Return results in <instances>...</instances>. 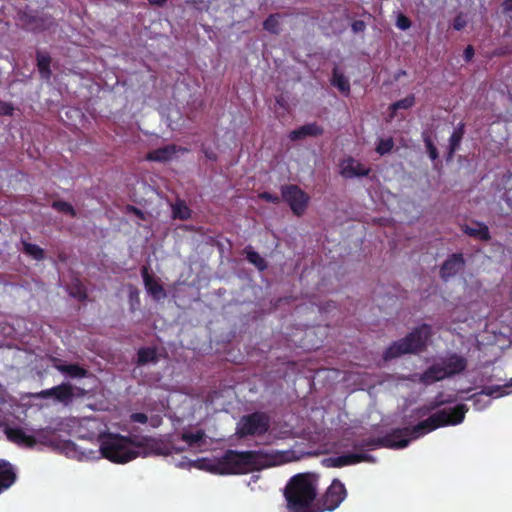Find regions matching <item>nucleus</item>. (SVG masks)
Returning a JSON list of instances; mask_svg holds the SVG:
<instances>
[{"instance_id": "aec40b11", "label": "nucleus", "mask_w": 512, "mask_h": 512, "mask_svg": "<svg viewBox=\"0 0 512 512\" xmlns=\"http://www.w3.org/2000/svg\"><path fill=\"white\" fill-rule=\"evenodd\" d=\"M176 152V145L171 144L148 152L146 158L150 161L166 162L170 160Z\"/></svg>"}, {"instance_id": "4468645a", "label": "nucleus", "mask_w": 512, "mask_h": 512, "mask_svg": "<svg viewBox=\"0 0 512 512\" xmlns=\"http://www.w3.org/2000/svg\"><path fill=\"white\" fill-rule=\"evenodd\" d=\"M17 480L14 466L5 459H0V494L8 490Z\"/></svg>"}, {"instance_id": "f704fd0d", "label": "nucleus", "mask_w": 512, "mask_h": 512, "mask_svg": "<svg viewBox=\"0 0 512 512\" xmlns=\"http://www.w3.org/2000/svg\"><path fill=\"white\" fill-rule=\"evenodd\" d=\"M423 141L425 143V147L427 149V153L431 160L435 161L439 157L438 150L436 146L434 145L433 141L431 140L430 136L426 133L423 134Z\"/></svg>"}, {"instance_id": "f3484780", "label": "nucleus", "mask_w": 512, "mask_h": 512, "mask_svg": "<svg viewBox=\"0 0 512 512\" xmlns=\"http://www.w3.org/2000/svg\"><path fill=\"white\" fill-rule=\"evenodd\" d=\"M462 231L466 235L481 241H489L491 239L488 226L482 222L475 221L473 226L465 224L462 226Z\"/></svg>"}, {"instance_id": "2eb2a0df", "label": "nucleus", "mask_w": 512, "mask_h": 512, "mask_svg": "<svg viewBox=\"0 0 512 512\" xmlns=\"http://www.w3.org/2000/svg\"><path fill=\"white\" fill-rule=\"evenodd\" d=\"M442 365L448 377H452L465 371L467 368V359L463 356L453 353L443 360Z\"/></svg>"}, {"instance_id": "7c9ffc66", "label": "nucleus", "mask_w": 512, "mask_h": 512, "mask_svg": "<svg viewBox=\"0 0 512 512\" xmlns=\"http://www.w3.org/2000/svg\"><path fill=\"white\" fill-rule=\"evenodd\" d=\"M205 433L203 430H198L195 433L184 432L181 435V439L188 444V446H194L203 441Z\"/></svg>"}, {"instance_id": "8fccbe9b", "label": "nucleus", "mask_w": 512, "mask_h": 512, "mask_svg": "<svg viewBox=\"0 0 512 512\" xmlns=\"http://www.w3.org/2000/svg\"><path fill=\"white\" fill-rule=\"evenodd\" d=\"M406 71L405 70H399L397 74L395 75V79L398 80L401 76H405Z\"/></svg>"}, {"instance_id": "2f4dec72", "label": "nucleus", "mask_w": 512, "mask_h": 512, "mask_svg": "<svg viewBox=\"0 0 512 512\" xmlns=\"http://www.w3.org/2000/svg\"><path fill=\"white\" fill-rule=\"evenodd\" d=\"M52 208L59 212L68 214L71 217H76L77 215L75 208L69 202L63 200L53 201Z\"/></svg>"}, {"instance_id": "0eeeda50", "label": "nucleus", "mask_w": 512, "mask_h": 512, "mask_svg": "<svg viewBox=\"0 0 512 512\" xmlns=\"http://www.w3.org/2000/svg\"><path fill=\"white\" fill-rule=\"evenodd\" d=\"M281 195L283 200L289 205L294 215L300 217L305 213L310 197L298 185H283L281 187Z\"/></svg>"}, {"instance_id": "864d4df0", "label": "nucleus", "mask_w": 512, "mask_h": 512, "mask_svg": "<svg viewBox=\"0 0 512 512\" xmlns=\"http://www.w3.org/2000/svg\"><path fill=\"white\" fill-rule=\"evenodd\" d=\"M508 387H512V379L510 380V382L508 383L507 385Z\"/></svg>"}, {"instance_id": "de8ad7c7", "label": "nucleus", "mask_w": 512, "mask_h": 512, "mask_svg": "<svg viewBox=\"0 0 512 512\" xmlns=\"http://www.w3.org/2000/svg\"><path fill=\"white\" fill-rule=\"evenodd\" d=\"M203 152L205 154V157L211 161L217 160V155L215 152H213L211 149H203Z\"/></svg>"}, {"instance_id": "f257e3e1", "label": "nucleus", "mask_w": 512, "mask_h": 512, "mask_svg": "<svg viewBox=\"0 0 512 512\" xmlns=\"http://www.w3.org/2000/svg\"><path fill=\"white\" fill-rule=\"evenodd\" d=\"M468 407L458 404L450 409H442L431 414L425 420L414 426L395 428L383 437L363 439L354 445V448H378L402 449L407 447L412 440L418 439L440 427L458 425L463 422Z\"/></svg>"}, {"instance_id": "412c9836", "label": "nucleus", "mask_w": 512, "mask_h": 512, "mask_svg": "<svg viewBox=\"0 0 512 512\" xmlns=\"http://www.w3.org/2000/svg\"><path fill=\"white\" fill-rule=\"evenodd\" d=\"M37 68L42 79L49 80L52 76L50 68L51 57L47 52L37 51L36 53Z\"/></svg>"}, {"instance_id": "f8f14e48", "label": "nucleus", "mask_w": 512, "mask_h": 512, "mask_svg": "<svg viewBox=\"0 0 512 512\" xmlns=\"http://www.w3.org/2000/svg\"><path fill=\"white\" fill-rule=\"evenodd\" d=\"M370 172L371 168L364 166L352 157L343 160L341 163V175L347 179L368 176Z\"/></svg>"}, {"instance_id": "bb28decb", "label": "nucleus", "mask_w": 512, "mask_h": 512, "mask_svg": "<svg viewBox=\"0 0 512 512\" xmlns=\"http://www.w3.org/2000/svg\"><path fill=\"white\" fill-rule=\"evenodd\" d=\"M415 104V96L410 94L403 99H400L389 106L390 117L393 118L399 109H409Z\"/></svg>"}, {"instance_id": "c85d7f7f", "label": "nucleus", "mask_w": 512, "mask_h": 512, "mask_svg": "<svg viewBox=\"0 0 512 512\" xmlns=\"http://www.w3.org/2000/svg\"><path fill=\"white\" fill-rule=\"evenodd\" d=\"M172 212L175 219L188 220L191 217V210L183 201L177 202Z\"/></svg>"}, {"instance_id": "c9c22d12", "label": "nucleus", "mask_w": 512, "mask_h": 512, "mask_svg": "<svg viewBox=\"0 0 512 512\" xmlns=\"http://www.w3.org/2000/svg\"><path fill=\"white\" fill-rule=\"evenodd\" d=\"M396 26L401 30H407L411 27V20L404 14L400 13L396 20Z\"/></svg>"}, {"instance_id": "49530a36", "label": "nucleus", "mask_w": 512, "mask_h": 512, "mask_svg": "<svg viewBox=\"0 0 512 512\" xmlns=\"http://www.w3.org/2000/svg\"><path fill=\"white\" fill-rule=\"evenodd\" d=\"M503 13L512 12V0H504L502 3Z\"/></svg>"}, {"instance_id": "20e7f679", "label": "nucleus", "mask_w": 512, "mask_h": 512, "mask_svg": "<svg viewBox=\"0 0 512 512\" xmlns=\"http://www.w3.org/2000/svg\"><path fill=\"white\" fill-rule=\"evenodd\" d=\"M102 456L113 463L124 464L141 455V450L152 441L149 437L141 439L105 432L98 437Z\"/></svg>"}, {"instance_id": "393cba45", "label": "nucleus", "mask_w": 512, "mask_h": 512, "mask_svg": "<svg viewBox=\"0 0 512 512\" xmlns=\"http://www.w3.org/2000/svg\"><path fill=\"white\" fill-rule=\"evenodd\" d=\"M55 367L59 372L66 374L71 378H84L88 374V371L77 363L57 364Z\"/></svg>"}, {"instance_id": "1a4fd4ad", "label": "nucleus", "mask_w": 512, "mask_h": 512, "mask_svg": "<svg viewBox=\"0 0 512 512\" xmlns=\"http://www.w3.org/2000/svg\"><path fill=\"white\" fill-rule=\"evenodd\" d=\"M75 390L78 391L77 395H83L84 393L82 389L75 388L68 382H63L60 385L36 393L35 397L40 399L53 398L63 405H69L76 396Z\"/></svg>"}, {"instance_id": "37998d69", "label": "nucleus", "mask_w": 512, "mask_h": 512, "mask_svg": "<svg viewBox=\"0 0 512 512\" xmlns=\"http://www.w3.org/2000/svg\"><path fill=\"white\" fill-rule=\"evenodd\" d=\"M129 299H130V302L131 304L133 305L134 302L138 303L140 302V299H139V292L137 289H132L129 293Z\"/></svg>"}, {"instance_id": "4c0bfd02", "label": "nucleus", "mask_w": 512, "mask_h": 512, "mask_svg": "<svg viewBox=\"0 0 512 512\" xmlns=\"http://www.w3.org/2000/svg\"><path fill=\"white\" fill-rule=\"evenodd\" d=\"M259 198L266 202L273 203V204L280 203V197L278 195L272 194L267 191L260 193Z\"/></svg>"}, {"instance_id": "603ef678", "label": "nucleus", "mask_w": 512, "mask_h": 512, "mask_svg": "<svg viewBox=\"0 0 512 512\" xmlns=\"http://www.w3.org/2000/svg\"><path fill=\"white\" fill-rule=\"evenodd\" d=\"M486 394H487V395H492V390H488V391L486 392Z\"/></svg>"}, {"instance_id": "9d476101", "label": "nucleus", "mask_w": 512, "mask_h": 512, "mask_svg": "<svg viewBox=\"0 0 512 512\" xmlns=\"http://www.w3.org/2000/svg\"><path fill=\"white\" fill-rule=\"evenodd\" d=\"M465 259L462 253H453L447 257L440 267L439 275L443 281H448L450 278L457 275L458 272L464 269Z\"/></svg>"}, {"instance_id": "6ab92c4d", "label": "nucleus", "mask_w": 512, "mask_h": 512, "mask_svg": "<svg viewBox=\"0 0 512 512\" xmlns=\"http://www.w3.org/2000/svg\"><path fill=\"white\" fill-rule=\"evenodd\" d=\"M6 433L8 439L17 444H25L28 447H34L36 445V438L26 434L21 428H10Z\"/></svg>"}, {"instance_id": "3c124183", "label": "nucleus", "mask_w": 512, "mask_h": 512, "mask_svg": "<svg viewBox=\"0 0 512 512\" xmlns=\"http://www.w3.org/2000/svg\"><path fill=\"white\" fill-rule=\"evenodd\" d=\"M86 298V293L84 292L82 295H80V299Z\"/></svg>"}, {"instance_id": "c03bdc74", "label": "nucleus", "mask_w": 512, "mask_h": 512, "mask_svg": "<svg viewBox=\"0 0 512 512\" xmlns=\"http://www.w3.org/2000/svg\"><path fill=\"white\" fill-rule=\"evenodd\" d=\"M431 411L432 410L430 409L429 405H425V406L419 407L416 410V414L419 415L420 417H423V416L428 415Z\"/></svg>"}, {"instance_id": "473e14b6", "label": "nucleus", "mask_w": 512, "mask_h": 512, "mask_svg": "<svg viewBox=\"0 0 512 512\" xmlns=\"http://www.w3.org/2000/svg\"><path fill=\"white\" fill-rule=\"evenodd\" d=\"M394 147V140L392 137L381 138L376 146V152L380 155H385L392 151Z\"/></svg>"}, {"instance_id": "58836bf2", "label": "nucleus", "mask_w": 512, "mask_h": 512, "mask_svg": "<svg viewBox=\"0 0 512 512\" xmlns=\"http://www.w3.org/2000/svg\"><path fill=\"white\" fill-rule=\"evenodd\" d=\"M130 420L132 422H137V423L145 424L148 421V417H147V415L145 413L136 412V413H132L130 415Z\"/></svg>"}, {"instance_id": "dca6fc26", "label": "nucleus", "mask_w": 512, "mask_h": 512, "mask_svg": "<svg viewBox=\"0 0 512 512\" xmlns=\"http://www.w3.org/2000/svg\"><path fill=\"white\" fill-rule=\"evenodd\" d=\"M141 274L148 293L151 294V296L155 300H160L166 297V293L163 286L160 283H158L157 280L153 278V276L149 274L147 267L144 266L142 268Z\"/></svg>"}, {"instance_id": "f03ea898", "label": "nucleus", "mask_w": 512, "mask_h": 512, "mask_svg": "<svg viewBox=\"0 0 512 512\" xmlns=\"http://www.w3.org/2000/svg\"><path fill=\"white\" fill-rule=\"evenodd\" d=\"M289 461V451L274 449L236 451L228 449L221 457L213 461L209 470L219 475H240L278 466Z\"/></svg>"}, {"instance_id": "4be33fe9", "label": "nucleus", "mask_w": 512, "mask_h": 512, "mask_svg": "<svg viewBox=\"0 0 512 512\" xmlns=\"http://www.w3.org/2000/svg\"><path fill=\"white\" fill-rule=\"evenodd\" d=\"M465 134V124L463 122H460L458 126L454 129L452 132L450 138H449V150H448V156L449 158H452L455 152L459 149L461 141Z\"/></svg>"}, {"instance_id": "b1692460", "label": "nucleus", "mask_w": 512, "mask_h": 512, "mask_svg": "<svg viewBox=\"0 0 512 512\" xmlns=\"http://www.w3.org/2000/svg\"><path fill=\"white\" fill-rule=\"evenodd\" d=\"M33 436L36 438V444L41 443L44 445H55L57 442L56 431L51 427L37 429L34 431Z\"/></svg>"}, {"instance_id": "a878e982", "label": "nucleus", "mask_w": 512, "mask_h": 512, "mask_svg": "<svg viewBox=\"0 0 512 512\" xmlns=\"http://www.w3.org/2000/svg\"><path fill=\"white\" fill-rule=\"evenodd\" d=\"M158 361L157 350L154 347H141L137 352V365L143 366L147 363Z\"/></svg>"}, {"instance_id": "7ed1b4c3", "label": "nucleus", "mask_w": 512, "mask_h": 512, "mask_svg": "<svg viewBox=\"0 0 512 512\" xmlns=\"http://www.w3.org/2000/svg\"><path fill=\"white\" fill-rule=\"evenodd\" d=\"M289 512H319L316 508L317 478L310 473H299L287 482L284 489Z\"/></svg>"}, {"instance_id": "ea45409f", "label": "nucleus", "mask_w": 512, "mask_h": 512, "mask_svg": "<svg viewBox=\"0 0 512 512\" xmlns=\"http://www.w3.org/2000/svg\"><path fill=\"white\" fill-rule=\"evenodd\" d=\"M351 29L354 33L364 32L366 23L363 20H355L351 24Z\"/></svg>"}, {"instance_id": "ddd939ff", "label": "nucleus", "mask_w": 512, "mask_h": 512, "mask_svg": "<svg viewBox=\"0 0 512 512\" xmlns=\"http://www.w3.org/2000/svg\"><path fill=\"white\" fill-rule=\"evenodd\" d=\"M324 133V129L316 122L307 123L297 129L290 131L288 138L291 141H298L306 137H318Z\"/></svg>"}, {"instance_id": "e433bc0d", "label": "nucleus", "mask_w": 512, "mask_h": 512, "mask_svg": "<svg viewBox=\"0 0 512 512\" xmlns=\"http://www.w3.org/2000/svg\"><path fill=\"white\" fill-rule=\"evenodd\" d=\"M14 107L11 103L0 100V116H12Z\"/></svg>"}, {"instance_id": "9b49d317", "label": "nucleus", "mask_w": 512, "mask_h": 512, "mask_svg": "<svg viewBox=\"0 0 512 512\" xmlns=\"http://www.w3.org/2000/svg\"><path fill=\"white\" fill-rule=\"evenodd\" d=\"M373 456L367 453H349L337 457H330L324 460L327 467L340 468L347 465H353L361 462H372Z\"/></svg>"}, {"instance_id": "c756f323", "label": "nucleus", "mask_w": 512, "mask_h": 512, "mask_svg": "<svg viewBox=\"0 0 512 512\" xmlns=\"http://www.w3.org/2000/svg\"><path fill=\"white\" fill-rule=\"evenodd\" d=\"M279 18H280V14H278V13L270 14L263 22V28L272 34H278L279 33Z\"/></svg>"}, {"instance_id": "a19ab883", "label": "nucleus", "mask_w": 512, "mask_h": 512, "mask_svg": "<svg viewBox=\"0 0 512 512\" xmlns=\"http://www.w3.org/2000/svg\"><path fill=\"white\" fill-rule=\"evenodd\" d=\"M466 26V21L465 19L461 16V15H458L454 18V21H453V28L457 31H460L462 30L464 27Z\"/></svg>"}, {"instance_id": "423d86ee", "label": "nucleus", "mask_w": 512, "mask_h": 512, "mask_svg": "<svg viewBox=\"0 0 512 512\" xmlns=\"http://www.w3.org/2000/svg\"><path fill=\"white\" fill-rule=\"evenodd\" d=\"M270 428V417L265 412L256 411L240 418L236 434L240 438L247 436H261Z\"/></svg>"}, {"instance_id": "39448f33", "label": "nucleus", "mask_w": 512, "mask_h": 512, "mask_svg": "<svg viewBox=\"0 0 512 512\" xmlns=\"http://www.w3.org/2000/svg\"><path fill=\"white\" fill-rule=\"evenodd\" d=\"M431 334V328L427 324L412 330L404 338L394 341L384 352L383 360L390 361L404 354L417 353L426 346V341Z\"/></svg>"}, {"instance_id": "72a5a7b5", "label": "nucleus", "mask_w": 512, "mask_h": 512, "mask_svg": "<svg viewBox=\"0 0 512 512\" xmlns=\"http://www.w3.org/2000/svg\"><path fill=\"white\" fill-rule=\"evenodd\" d=\"M247 260L255 265L259 270H264L267 267L265 260L256 251H248L246 254Z\"/></svg>"}, {"instance_id": "6e6552de", "label": "nucleus", "mask_w": 512, "mask_h": 512, "mask_svg": "<svg viewBox=\"0 0 512 512\" xmlns=\"http://www.w3.org/2000/svg\"><path fill=\"white\" fill-rule=\"evenodd\" d=\"M347 496L344 484L339 479H334L323 496L316 502L319 512L333 511L339 507Z\"/></svg>"}, {"instance_id": "5701e85b", "label": "nucleus", "mask_w": 512, "mask_h": 512, "mask_svg": "<svg viewBox=\"0 0 512 512\" xmlns=\"http://www.w3.org/2000/svg\"><path fill=\"white\" fill-rule=\"evenodd\" d=\"M331 85L336 87L345 96L350 94V82L337 67L332 71Z\"/></svg>"}, {"instance_id": "cd10ccee", "label": "nucleus", "mask_w": 512, "mask_h": 512, "mask_svg": "<svg viewBox=\"0 0 512 512\" xmlns=\"http://www.w3.org/2000/svg\"><path fill=\"white\" fill-rule=\"evenodd\" d=\"M23 251L37 261H41L45 258L44 250L33 243L23 242Z\"/></svg>"}, {"instance_id": "79ce46f5", "label": "nucleus", "mask_w": 512, "mask_h": 512, "mask_svg": "<svg viewBox=\"0 0 512 512\" xmlns=\"http://www.w3.org/2000/svg\"><path fill=\"white\" fill-rule=\"evenodd\" d=\"M450 402H452V400H438V398H436L434 401L430 402L428 405H429L430 409L433 411V410H436L437 408H439L440 406L450 403Z\"/></svg>"}, {"instance_id": "a18cd8bd", "label": "nucleus", "mask_w": 512, "mask_h": 512, "mask_svg": "<svg viewBox=\"0 0 512 512\" xmlns=\"http://www.w3.org/2000/svg\"><path fill=\"white\" fill-rule=\"evenodd\" d=\"M474 56V49L471 45H468L464 50V58L466 61H470Z\"/></svg>"}, {"instance_id": "a211bd4d", "label": "nucleus", "mask_w": 512, "mask_h": 512, "mask_svg": "<svg viewBox=\"0 0 512 512\" xmlns=\"http://www.w3.org/2000/svg\"><path fill=\"white\" fill-rule=\"evenodd\" d=\"M445 378H448V375L443 365L433 364L422 373L420 380L423 384L429 385Z\"/></svg>"}, {"instance_id": "09e8293b", "label": "nucleus", "mask_w": 512, "mask_h": 512, "mask_svg": "<svg viewBox=\"0 0 512 512\" xmlns=\"http://www.w3.org/2000/svg\"><path fill=\"white\" fill-rule=\"evenodd\" d=\"M151 5L162 7L167 0H148Z\"/></svg>"}]
</instances>
